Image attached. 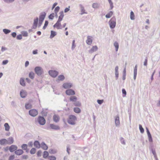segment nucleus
<instances>
[{"label":"nucleus","mask_w":160,"mask_h":160,"mask_svg":"<svg viewBox=\"0 0 160 160\" xmlns=\"http://www.w3.org/2000/svg\"><path fill=\"white\" fill-rule=\"evenodd\" d=\"M41 147L44 150H47L48 148L47 145L43 142L41 143Z\"/></svg>","instance_id":"obj_22"},{"label":"nucleus","mask_w":160,"mask_h":160,"mask_svg":"<svg viewBox=\"0 0 160 160\" xmlns=\"http://www.w3.org/2000/svg\"><path fill=\"white\" fill-rule=\"evenodd\" d=\"M42 151L41 150H39L37 153V156L38 157H40L41 156Z\"/></svg>","instance_id":"obj_59"},{"label":"nucleus","mask_w":160,"mask_h":160,"mask_svg":"<svg viewBox=\"0 0 160 160\" xmlns=\"http://www.w3.org/2000/svg\"><path fill=\"white\" fill-rule=\"evenodd\" d=\"M23 153V151L21 149L16 150L15 152V153L17 155H20Z\"/></svg>","instance_id":"obj_20"},{"label":"nucleus","mask_w":160,"mask_h":160,"mask_svg":"<svg viewBox=\"0 0 160 160\" xmlns=\"http://www.w3.org/2000/svg\"><path fill=\"white\" fill-rule=\"evenodd\" d=\"M61 21L58 20L56 23L53 25L54 28L56 27L58 29H61L62 28L60 27L61 26Z\"/></svg>","instance_id":"obj_14"},{"label":"nucleus","mask_w":160,"mask_h":160,"mask_svg":"<svg viewBox=\"0 0 160 160\" xmlns=\"http://www.w3.org/2000/svg\"><path fill=\"white\" fill-rule=\"evenodd\" d=\"M25 108L27 109H29L32 108V105L29 103L26 104L25 105Z\"/></svg>","instance_id":"obj_36"},{"label":"nucleus","mask_w":160,"mask_h":160,"mask_svg":"<svg viewBox=\"0 0 160 160\" xmlns=\"http://www.w3.org/2000/svg\"><path fill=\"white\" fill-rule=\"evenodd\" d=\"M80 10L81 11V13H80L81 15H82L84 14H87V13L85 11V10L84 9V7L82 4H80L79 5Z\"/></svg>","instance_id":"obj_17"},{"label":"nucleus","mask_w":160,"mask_h":160,"mask_svg":"<svg viewBox=\"0 0 160 160\" xmlns=\"http://www.w3.org/2000/svg\"><path fill=\"white\" fill-rule=\"evenodd\" d=\"M3 32L5 34H7L10 33L11 32V31L8 29H3Z\"/></svg>","instance_id":"obj_39"},{"label":"nucleus","mask_w":160,"mask_h":160,"mask_svg":"<svg viewBox=\"0 0 160 160\" xmlns=\"http://www.w3.org/2000/svg\"><path fill=\"white\" fill-rule=\"evenodd\" d=\"M151 150L152 153L153 154L154 157H155L156 155V154L155 150L154 149H152Z\"/></svg>","instance_id":"obj_61"},{"label":"nucleus","mask_w":160,"mask_h":160,"mask_svg":"<svg viewBox=\"0 0 160 160\" xmlns=\"http://www.w3.org/2000/svg\"><path fill=\"white\" fill-rule=\"evenodd\" d=\"M28 76L31 79H33L34 78L35 73L33 72H31L29 73Z\"/></svg>","instance_id":"obj_30"},{"label":"nucleus","mask_w":160,"mask_h":160,"mask_svg":"<svg viewBox=\"0 0 160 160\" xmlns=\"http://www.w3.org/2000/svg\"><path fill=\"white\" fill-rule=\"evenodd\" d=\"M38 121L39 123L41 125H44L46 122L45 118L42 116H39L38 118Z\"/></svg>","instance_id":"obj_4"},{"label":"nucleus","mask_w":160,"mask_h":160,"mask_svg":"<svg viewBox=\"0 0 160 160\" xmlns=\"http://www.w3.org/2000/svg\"><path fill=\"white\" fill-rule=\"evenodd\" d=\"M8 62V60H6L3 61L2 62V65H5L7 64Z\"/></svg>","instance_id":"obj_57"},{"label":"nucleus","mask_w":160,"mask_h":160,"mask_svg":"<svg viewBox=\"0 0 160 160\" xmlns=\"http://www.w3.org/2000/svg\"><path fill=\"white\" fill-rule=\"evenodd\" d=\"M115 122L116 125L117 127L118 126L120 125L119 118L118 115H117L115 117Z\"/></svg>","instance_id":"obj_11"},{"label":"nucleus","mask_w":160,"mask_h":160,"mask_svg":"<svg viewBox=\"0 0 160 160\" xmlns=\"http://www.w3.org/2000/svg\"><path fill=\"white\" fill-rule=\"evenodd\" d=\"M137 65H136L135 66L134 69V77L133 78L134 80L136 79L137 75Z\"/></svg>","instance_id":"obj_19"},{"label":"nucleus","mask_w":160,"mask_h":160,"mask_svg":"<svg viewBox=\"0 0 160 160\" xmlns=\"http://www.w3.org/2000/svg\"><path fill=\"white\" fill-rule=\"evenodd\" d=\"M38 21V17H37L35 19H34L33 28L36 29V28L37 27Z\"/></svg>","instance_id":"obj_12"},{"label":"nucleus","mask_w":160,"mask_h":160,"mask_svg":"<svg viewBox=\"0 0 160 160\" xmlns=\"http://www.w3.org/2000/svg\"><path fill=\"white\" fill-rule=\"evenodd\" d=\"M60 9V7L59 6H57L54 9L55 13H57Z\"/></svg>","instance_id":"obj_51"},{"label":"nucleus","mask_w":160,"mask_h":160,"mask_svg":"<svg viewBox=\"0 0 160 160\" xmlns=\"http://www.w3.org/2000/svg\"><path fill=\"white\" fill-rule=\"evenodd\" d=\"M49 159L50 160H56V157L53 156H48Z\"/></svg>","instance_id":"obj_53"},{"label":"nucleus","mask_w":160,"mask_h":160,"mask_svg":"<svg viewBox=\"0 0 160 160\" xmlns=\"http://www.w3.org/2000/svg\"><path fill=\"white\" fill-rule=\"evenodd\" d=\"M92 37L90 36H88L87 37V39L86 40V42L89 45H90L92 43Z\"/></svg>","instance_id":"obj_13"},{"label":"nucleus","mask_w":160,"mask_h":160,"mask_svg":"<svg viewBox=\"0 0 160 160\" xmlns=\"http://www.w3.org/2000/svg\"><path fill=\"white\" fill-rule=\"evenodd\" d=\"M65 78V77L63 75H60L58 76L57 81V82H58V81H63L64 80Z\"/></svg>","instance_id":"obj_24"},{"label":"nucleus","mask_w":160,"mask_h":160,"mask_svg":"<svg viewBox=\"0 0 160 160\" xmlns=\"http://www.w3.org/2000/svg\"><path fill=\"white\" fill-rule=\"evenodd\" d=\"M72 86V83L70 82H66L63 84L62 87L65 89H69Z\"/></svg>","instance_id":"obj_7"},{"label":"nucleus","mask_w":160,"mask_h":160,"mask_svg":"<svg viewBox=\"0 0 160 160\" xmlns=\"http://www.w3.org/2000/svg\"><path fill=\"white\" fill-rule=\"evenodd\" d=\"M46 16V13L45 12H42L39 17V20L43 21L45 16Z\"/></svg>","instance_id":"obj_10"},{"label":"nucleus","mask_w":160,"mask_h":160,"mask_svg":"<svg viewBox=\"0 0 160 160\" xmlns=\"http://www.w3.org/2000/svg\"><path fill=\"white\" fill-rule=\"evenodd\" d=\"M7 144H11L12 143L14 142L13 138L12 137H9L7 140Z\"/></svg>","instance_id":"obj_18"},{"label":"nucleus","mask_w":160,"mask_h":160,"mask_svg":"<svg viewBox=\"0 0 160 160\" xmlns=\"http://www.w3.org/2000/svg\"><path fill=\"white\" fill-rule=\"evenodd\" d=\"M34 146L37 148L40 147V145L39 142L38 141H35L34 142Z\"/></svg>","instance_id":"obj_28"},{"label":"nucleus","mask_w":160,"mask_h":160,"mask_svg":"<svg viewBox=\"0 0 160 160\" xmlns=\"http://www.w3.org/2000/svg\"><path fill=\"white\" fill-rule=\"evenodd\" d=\"M97 102L98 104H101L103 102V100H99L98 99L97 101Z\"/></svg>","instance_id":"obj_58"},{"label":"nucleus","mask_w":160,"mask_h":160,"mask_svg":"<svg viewBox=\"0 0 160 160\" xmlns=\"http://www.w3.org/2000/svg\"><path fill=\"white\" fill-rule=\"evenodd\" d=\"M130 19L132 20H133L135 19L134 14L132 11H131L130 12Z\"/></svg>","instance_id":"obj_42"},{"label":"nucleus","mask_w":160,"mask_h":160,"mask_svg":"<svg viewBox=\"0 0 160 160\" xmlns=\"http://www.w3.org/2000/svg\"><path fill=\"white\" fill-rule=\"evenodd\" d=\"M114 46L115 48L116 51H117L119 48V44L116 41L114 43Z\"/></svg>","instance_id":"obj_33"},{"label":"nucleus","mask_w":160,"mask_h":160,"mask_svg":"<svg viewBox=\"0 0 160 160\" xmlns=\"http://www.w3.org/2000/svg\"><path fill=\"white\" fill-rule=\"evenodd\" d=\"M4 126L5 128V130L6 131H8L10 129V126L8 123H6L4 124Z\"/></svg>","instance_id":"obj_32"},{"label":"nucleus","mask_w":160,"mask_h":160,"mask_svg":"<svg viewBox=\"0 0 160 160\" xmlns=\"http://www.w3.org/2000/svg\"><path fill=\"white\" fill-rule=\"evenodd\" d=\"M98 48L97 46H93L88 52L89 53H92L93 52L97 51L98 50Z\"/></svg>","instance_id":"obj_16"},{"label":"nucleus","mask_w":160,"mask_h":160,"mask_svg":"<svg viewBox=\"0 0 160 160\" xmlns=\"http://www.w3.org/2000/svg\"><path fill=\"white\" fill-rule=\"evenodd\" d=\"M34 70L35 73L38 76L41 75L43 73V70L40 67H36Z\"/></svg>","instance_id":"obj_3"},{"label":"nucleus","mask_w":160,"mask_h":160,"mask_svg":"<svg viewBox=\"0 0 160 160\" xmlns=\"http://www.w3.org/2000/svg\"><path fill=\"white\" fill-rule=\"evenodd\" d=\"M48 156V153L47 151H45L43 152V158H46Z\"/></svg>","instance_id":"obj_40"},{"label":"nucleus","mask_w":160,"mask_h":160,"mask_svg":"<svg viewBox=\"0 0 160 160\" xmlns=\"http://www.w3.org/2000/svg\"><path fill=\"white\" fill-rule=\"evenodd\" d=\"M48 73L50 76L54 78H56L58 74V72L53 70H49Z\"/></svg>","instance_id":"obj_5"},{"label":"nucleus","mask_w":160,"mask_h":160,"mask_svg":"<svg viewBox=\"0 0 160 160\" xmlns=\"http://www.w3.org/2000/svg\"><path fill=\"white\" fill-rule=\"evenodd\" d=\"M20 84L22 86H24L25 84L24 82V80L23 78H21L20 80Z\"/></svg>","instance_id":"obj_38"},{"label":"nucleus","mask_w":160,"mask_h":160,"mask_svg":"<svg viewBox=\"0 0 160 160\" xmlns=\"http://www.w3.org/2000/svg\"><path fill=\"white\" fill-rule=\"evenodd\" d=\"M21 148L23 150H26V149H27L28 148V146L27 144H23L21 146Z\"/></svg>","instance_id":"obj_45"},{"label":"nucleus","mask_w":160,"mask_h":160,"mask_svg":"<svg viewBox=\"0 0 160 160\" xmlns=\"http://www.w3.org/2000/svg\"><path fill=\"white\" fill-rule=\"evenodd\" d=\"M76 46L75 44V40H73L72 41V48H71L72 50H73L75 48Z\"/></svg>","instance_id":"obj_47"},{"label":"nucleus","mask_w":160,"mask_h":160,"mask_svg":"<svg viewBox=\"0 0 160 160\" xmlns=\"http://www.w3.org/2000/svg\"><path fill=\"white\" fill-rule=\"evenodd\" d=\"M76 120L77 118L75 116L72 115H70L68 120V122L69 124L74 125L75 124V121Z\"/></svg>","instance_id":"obj_1"},{"label":"nucleus","mask_w":160,"mask_h":160,"mask_svg":"<svg viewBox=\"0 0 160 160\" xmlns=\"http://www.w3.org/2000/svg\"><path fill=\"white\" fill-rule=\"evenodd\" d=\"M68 95H73L75 94V91L72 89H68L65 92Z\"/></svg>","instance_id":"obj_8"},{"label":"nucleus","mask_w":160,"mask_h":160,"mask_svg":"<svg viewBox=\"0 0 160 160\" xmlns=\"http://www.w3.org/2000/svg\"><path fill=\"white\" fill-rule=\"evenodd\" d=\"M110 27L111 28H114L116 25V19L115 17H112L109 22Z\"/></svg>","instance_id":"obj_2"},{"label":"nucleus","mask_w":160,"mask_h":160,"mask_svg":"<svg viewBox=\"0 0 160 160\" xmlns=\"http://www.w3.org/2000/svg\"><path fill=\"white\" fill-rule=\"evenodd\" d=\"M36 152V149L34 148H32L30 151V153L31 154H33L35 153Z\"/></svg>","instance_id":"obj_46"},{"label":"nucleus","mask_w":160,"mask_h":160,"mask_svg":"<svg viewBox=\"0 0 160 160\" xmlns=\"http://www.w3.org/2000/svg\"><path fill=\"white\" fill-rule=\"evenodd\" d=\"M5 2L7 3H11L13 2L15 0H3Z\"/></svg>","instance_id":"obj_54"},{"label":"nucleus","mask_w":160,"mask_h":160,"mask_svg":"<svg viewBox=\"0 0 160 160\" xmlns=\"http://www.w3.org/2000/svg\"><path fill=\"white\" fill-rule=\"evenodd\" d=\"M109 2V3L110 4V9L112 10V9L113 6V2L111 1V0H108Z\"/></svg>","instance_id":"obj_44"},{"label":"nucleus","mask_w":160,"mask_h":160,"mask_svg":"<svg viewBox=\"0 0 160 160\" xmlns=\"http://www.w3.org/2000/svg\"><path fill=\"white\" fill-rule=\"evenodd\" d=\"M38 113V111L35 109H31L29 111V114L33 117H34L37 116Z\"/></svg>","instance_id":"obj_6"},{"label":"nucleus","mask_w":160,"mask_h":160,"mask_svg":"<svg viewBox=\"0 0 160 160\" xmlns=\"http://www.w3.org/2000/svg\"><path fill=\"white\" fill-rule=\"evenodd\" d=\"M11 35L12 37L15 38L16 37L17 33L16 32H13L11 33Z\"/></svg>","instance_id":"obj_60"},{"label":"nucleus","mask_w":160,"mask_h":160,"mask_svg":"<svg viewBox=\"0 0 160 160\" xmlns=\"http://www.w3.org/2000/svg\"><path fill=\"white\" fill-rule=\"evenodd\" d=\"M70 150V146L69 145H68L67 147V151L68 155L70 154L69 151Z\"/></svg>","instance_id":"obj_56"},{"label":"nucleus","mask_w":160,"mask_h":160,"mask_svg":"<svg viewBox=\"0 0 160 160\" xmlns=\"http://www.w3.org/2000/svg\"><path fill=\"white\" fill-rule=\"evenodd\" d=\"M53 119L54 122H57L59 121V118L58 115H54L53 116Z\"/></svg>","instance_id":"obj_23"},{"label":"nucleus","mask_w":160,"mask_h":160,"mask_svg":"<svg viewBox=\"0 0 160 160\" xmlns=\"http://www.w3.org/2000/svg\"><path fill=\"white\" fill-rule=\"evenodd\" d=\"M113 12L112 11H111L109 12L107 14L105 17L106 18H110L112 15Z\"/></svg>","instance_id":"obj_35"},{"label":"nucleus","mask_w":160,"mask_h":160,"mask_svg":"<svg viewBox=\"0 0 160 160\" xmlns=\"http://www.w3.org/2000/svg\"><path fill=\"white\" fill-rule=\"evenodd\" d=\"M54 14L53 13L51 14L48 16L49 18L52 20L54 18Z\"/></svg>","instance_id":"obj_48"},{"label":"nucleus","mask_w":160,"mask_h":160,"mask_svg":"<svg viewBox=\"0 0 160 160\" xmlns=\"http://www.w3.org/2000/svg\"><path fill=\"white\" fill-rule=\"evenodd\" d=\"M14 158L15 156L14 155H11L9 157L8 160H13L14 159Z\"/></svg>","instance_id":"obj_62"},{"label":"nucleus","mask_w":160,"mask_h":160,"mask_svg":"<svg viewBox=\"0 0 160 160\" xmlns=\"http://www.w3.org/2000/svg\"><path fill=\"white\" fill-rule=\"evenodd\" d=\"M49 152L50 153L54 154L56 152L55 150L53 149H50L49 150Z\"/></svg>","instance_id":"obj_52"},{"label":"nucleus","mask_w":160,"mask_h":160,"mask_svg":"<svg viewBox=\"0 0 160 160\" xmlns=\"http://www.w3.org/2000/svg\"><path fill=\"white\" fill-rule=\"evenodd\" d=\"M60 14V16L59 17L58 21H61L62 20V18L64 17V14L63 11H62L59 12Z\"/></svg>","instance_id":"obj_25"},{"label":"nucleus","mask_w":160,"mask_h":160,"mask_svg":"<svg viewBox=\"0 0 160 160\" xmlns=\"http://www.w3.org/2000/svg\"><path fill=\"white\" fill-rule=\"evenodd\" d=\"M120 140L121 142V143L124 145H125L126 144L125 141L124 140L123 138L121 137L120 138Z\"/></svg>","instance_id":"obj_41"},{"label":"nucleus","mask_w":160,"mask_h":160,"mask_svg":"<svg viewBox=\"0 0 160 160\" xmlns=\"http://www.w3.org/2000/svg\"><path fill=\"white\" fill-rule=\"evenodd\" d=\"M100 5L97 3H94L92 5V7L94 8H97L99 7Z\"/></svg>","instance_id":"obj_34"},{"label":"nucleus","mask_w":160,"mask_h":160,"mask_svg":"<svg viewBox=\"0 0 160 160\" xmlns=\"http://www.w3.org/2000/svg\"><path fill=\"white\" fill-rule=\"evenodd\" d=\"M148 141L150 142H152V137L151 135H148Z\"/></svg>","instance_id":"obj_50"},{"label":"nucleus","mask_w":160,"mask_h":160,"mask_svg":"<svg viewBox=\"0 0 160 160\" xmlns=\"http://www.w3.org/2000/svg\"><path fill=\"white\" fill-rule=\"evenodd\" d=\"M57 34L56 32L53 31H51V35L50 37V38H54Z\"/></svg>","instance_id":"obj_27"},{"label":"nucleus","mask_w":160,"mask_h":160,"mask_svg":"<svg viewBox=\"0 0 160 160\" xmlns=\"http://www.w3.org/2000/svg\"><path fill=\"white\" fill-rule=\"evenodd\" d=\"M50 128L53 129L57 130L60 129V127L57 125H56L53 124H50Z\"/></svg>","instance_id":"obj_15"},{"label":"nucleus","mask_w":160,"mask_h":160,"mask_svg":"<svg viewBox=\"0 0 160 160\" xmlns=\"http://www.w3.org/2000/svg\"><path fill=\"white\" fill-rule=\"evenodd\" d=\"M74 106L78 107H80L81 105V103L78 101H76L73 103Z\"/></svg>","instance_id":"obj_37"},{"label":"nucleus","mask_w":160,"mask_h":160,"mask_svg":"<svg viewBox=\"0 0 160 160\" xmlns=\"http://www.w3.org/2000/svg\"><path fill=\"white\" fill-rule=\"evenodd\" d=\"M70 101L72 102H74L77 101V97L74 96H71L69 99Z\"/></svg>","instance_id":"obj_26"},{"label":"nucleus","mask_w":160,"mask_h":160,"mask_svg":"<svg viewBox=\"0 0 160 160\" xmlns=\"http://www.w3.org/2000/svg\"><path fill=\"white\" fill-rule=\"evenodd\" d=\"M139 129L140 130V132L142 133L144 132V129L142 128V125L141 124H139Z\"/></svg>","instance_id":"obj_43"},{"label":"nucleus","mask_w":160,"mask_h":160,"mask_svg":"<svg viewBox=\"0 0 160 160\" xmlns=\"http://www.w3.org/2000/svg\"><path fill=\"white\" fill-rule=\"evenodd\" d=\"M148 59L147 58H146L145 59V61L144 62V66H147V65Z\"/></svg>","instance_id":"obj_63"},{"label":"nucleus","mask_w":160,"mask_h":160,"mask_svg":"<svg viewBox=\"0 0 160 160\" xmlns=\"http://www.w3.org/2000/svg\"><path fill=\"white\" fill-rule=\"evenodd\" d=\"M20 95L22 98H24L27 95V92L25 91L22 90L20 91Z\"/></svg>","instance_id":"obj_21"},{"label":"nucleus","mask_w":160,"mask_h":160,"mask_svg":"<svg viewBox=\"0 0 160 160\" xmlns=\"http://www.w3.org/2000/svg\"><path fill=\"white\" fill-rule=\"evenodd\" d=\"M18 148V147L15 145H12L9 148V151L11 152H13L15 150H16Z\"/></svg>","instance_id":"obj_9"},{"label":"nucleus","mask_w":160,"mask_h":160,"mask_svg":"<svg viewBox=\"0 0 160 160\" xmlns=\"http://www.w3.org/2000/svg\"><path fill=\"white\" fill-rule=\"evenodd\" d=\"M57 4H58L57 2L54 3L52 5V10H53Z\"/></svg>","instance_id":"obj_64"},{"label":"nucleus","mask_w":160,"mask_h":160,"mask_svg":"<svg viewBox=\"0 0 160 160\" xmlns=\"http://www.w3.org/2000/svg\"><path fill=\"white\" fill-rule=\"evenodd\" d=\"M7 144V139H2L0 140V144L1 145H3L5 144Z\"/></svg>","instance_id":"obj_29"},{"label":"nucleus","mask_w":160,"mask_h":160,"mask_svg":"<svg viewBox=\"0 0 160 160\" xmlns=\"http://www.w3.org/2000/svg\"><path fill=\"white\" fill-rule=\"evenodd\" d=\"M73 111L77 113H79L81 112L80 109L78 107H75L74 108Z\"/></svg>","instance_id":"obj_31"},{"label":"nucleus","mask_w":160,"mask_h":160,"mask_svg":"<svg viewBox=\"0 0 160 160\" xmlns=\"http://www.w3.org/2000/svg\"><path fill=\"white\" fill-rule=\"evenodd\" d=\"M22 34L23 36L24 37H27L28 36V33L26 31H23L22 32Z\"/></svg>","instance_id":"obj_49"},{"label":"nucleus","mask_w":160,"mask_h":160,"mask_svg":"<svg viewBox=\"0 0 160 160\" xmlns=\"http://www.w3.org/2000/svg\"><path fill=\"white\" fill-rule=\"evenodd\" d=\"M16 38L18 40H21L22 38V35L21 34H19L17 35L16 37Z\"/></svg>","instance_id":"obj_55"}]
</instances>
